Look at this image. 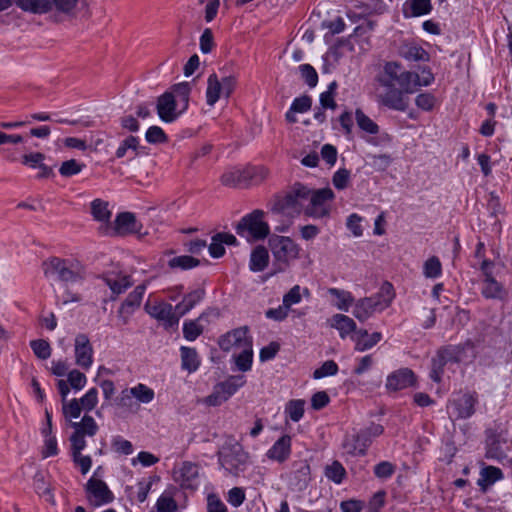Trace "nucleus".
Returning a JSON list of instances; mask_svg holds the SVG:
<instances>
[{
  "label": "nucleus",
  "instance_id": "f257e3e1",
  "mask_svg": "<svg viewBox=\"0 0 512 512\" xmlns=\"http://www.w3.org/2000/svg\"><path fill=\"white\" fill-rule=\"evenodd\" d=\"M394 298L395 291L392 284L384 282L375 295L355 301L352 314L360 322H365L375 313L390 307Z\"/></svg>",
  "mask_w": 512,
  "mask_h": 512
},
{
  "label": "nucleus",
  "instance_id": "f03ea898",
  "mask_svg": "<svg viewBox=\"0 0 512 512\" xmlns=\"http://www.w3.org/2000/svg\"><path fill=\"white\" fill-rule=\"evenodd\" d=\"M42 268L45 277L54 281L76 283L85 278L83 265L73 258L50 257Z\"/></svg>",
  "mask_w": 512,
  "mask_h": 512
},
{
  "label": "nucleus",
  "instance_id": "7ed1b4c3",
  "mask_svg": "<svg viewBox=\"0 0 512 512\" xmlns=\"http://www.w3.org/2000/svg\"><path fill=\"white\" fill-rule=\"evenodd\" d=\"M268 246L277 272L285 271L293 261L299 258L300 247L290 237L274 234L269 238Z\"/></svg>",
  "mask_w": 512,
  "mask_h": 512
},
{
  "label": "nucleus",
  "instance_id": "20e7f679",
  "mask_svg": "<svg viewBox=\"0 0 512 512\" xmlns=\"http://www.w3.org/2000/svg\"><path fill=\"white\" fill-rule=\"evenodd\" d=\"M266 213L263 210H253L245 215L236 225V232L248 242L265 239L270 234V227L265 220Z\"/></svg>",
  "mask_w": 512,
  "mask_h": 512
},
{
  "label": "nucleus",
  "instance_id": "39448f33",
  "mask_svg": "<svg viewBox=\"0 0 512 512\" xmlns=\"http://www.w3.org/2000/svg\"><path fill=\"white\" fill-rule=\"evenodd\" d=\"M218 458L221 467L234 476L245 471L249 460L242 446L233 439L227 440L222 445Z\"/></svg>",
  "mask_w": 512,
  "mask_h": 512
},
{
  "label": "nucleus",
  "instance_id": "423d86ee",
  "mask_svg": "<svg viewBox=\"0 0 512 512\" xmlns=\"http://www.w3.org/2000/svg\"><path fill=\"white\" fill-rule=\"evenodd\" d=\"M307 195L308 188L297 184L284 197L277 198L274 201L271 211L274 213H282L290 217L298 215L302 211L305 212Z\"/></svg>",
  "mask_w": 512,
  "mask_h": 512
},
{
  "label": "nucleus",
  "instance_id": "0eeeda50",
  "mask_svg": "<svg viewBox=\"0 0 512 512\" xmlns=\"http://www.w3.org/2000/svg\"><path fill=\"white\" fill-rule=\"evenodd\" d=\"M412 78H415L412 71H407L400 63L391 61L385 63L383 71L378 77V82L382 87H395L397 84L406 93H414Z\"/></svg>",
  "mask_w": 512,
  "mask_h": 512
},
{
  "label": "nucleus",
  "instance_id": "6e6552de",
  "mask_svg": "<svg viewBox=\"0 0 512 512\" xmlns=\"http://www.w3.org/2000/svg\"><path fill=\"white\" fill-rule=\"evenodd\" d=\"M333 198L334 193L330 188L308 189L305 214L317 219L327 216L330 211L328 202Z\"/></svg>",
  "mask_w": 512,
  "mask_h": 512
},
{
  "label": "nucleus",
  "instance_id": "1a4fd4ad",
  "mask_svg": "<svg viewBox=\"0 0 512 512\" xmlns=\"http://www.w3.org/2000/svg\"><path fill=\"white\" fill-rule=\"evenodd\" d=\"M218 344L223 351H240L244 348L253 346L252 337L248 333V327L234 329L221 336Z\"/></svg>",
  "mask_w": 512,
  "mask_h": 512
},
{
  "label": "nucleus",
  "instance_id": "9d476101",
  "mask_svg": "<svg viewBox=\"0 0 512 512\" xmlns=\"http://www.w3.org/2000/svg\"><path fill=\"white\" fill-rule=\"evenodd\" d=\"M156 110L159 118L165 123L174 122L185 111L181 110L180 105L175 99L173 93L165 92L157 99Z\"/></svg>",
  "mask_w": 512,
  "mask_h": 512
},
{
  "label": "nucleus",
  "instance_id": "9b49d317",
  "mask_svg": "<svg viewBox=\"0 0 512 512\" xmlns=\"http://www.w3.org/2000/svg\"><path fill=\"white\" fill-rule=\"evenodd\" d=\"M71 426L75 429L70 437L71 446H76L77 449H84L86 441L84 437L94 436L98 431V425L93 417L84 415L80 422H73Z\"/></svg>",
  "mask_w": 512,
  "mask_h": 512
},
{
  "label": "nucleus",
  "instance_id": "f8f14e48",
  "mask_svg": "<svg viewBox=\"0 0 512 512\" xmlns=\"http://www.w3.org/2000/svg\"><path fill=\"white\" fill-rule=\"evenodd\" d=\"M174 480L183 488L196 490L200 485V473L198 465L191 462H183L174 471Z\"/></svg>",
  "mask_w": 512,
  "mask_h": 512
},
{
  "label": "nucleus",
  "instance_id": "ddd939ff",
  "mask_svg": "<svg viewBox=\"0 0 512 512\" xmlns=\"http://www.w3.org/2000/svg\"><path fill=\"white\" fill-rule=\"evenodd\" d=\"M384 88L385 91L378 95V102L395 111H406L409 106V98L406 96V91L400 87Z\"/></svg>",
  "mask_w": 512,
  "mask_h": 512
},
{
  "label": "nucleus",
  "instance_id": "4468645a",
  "mask_svg": "<svg viewBox=\"0 0 512 512\" xmlns=\"http://www.w3.org/2000/svg\"><path fill=\"white\" fill-rule=\"evenodd\" d=\"M144 309L151 317L162 321L167 328L178 325V317L174 313V308L167 302H147Z\"/></svg>",
  "mask_w": 512,
  "mask_h": 512
},
{
  "label": "nucleus",
  "instance_id": "2eb2a0df",
  "mask_svg": "<svg viewBox=\"0 0 512 512\" xmlns=\"http://www.w3.org/2000/svg\"><path fill=\"white\" fill-rule=\"evenodd\" d=\"M259 171L261 179H265L268 175V170L264 167H249L246 169H232L225 172L221 177V182L225 186L236 187L246 184L249 178H253L252 172Z\"/></svg>",
  "mask_w": 512,
  "mask_h": 512
},
{
  "label": "nucleus",
  "instance_id": "dca6fc26",
  "mask_svg": "<svg viewBox=\"0 0 512 512\" xmlns=\"http://www.w3.org/2000/svg\"><path fill=\"white\" fill-rule=\"evenodd\" d=\"M458 354L459 350L456 347L440 349L436 356L432 359L430 377L435 382H440L444 366L448 363L459 362Z\"/></svg>",
  "mask_w": 512,
  "mask_h": 512
},
{
  "label": "nucleus",
  "instance_id": "f3484780",
  "mask_svg": "<svg viewBox=\"0 0 512 512\" xmlns=\"http://www.w3.org/2000/svg\"><path fill=\"white\" fill-rule=\"evenodd\" d=\"M146 286L144 284L138 285L125 299L118 309V318L123 325L129 321V317L140 306Z\"/></svg>",
  "mask_w": 512,
  "mask_h": 512
},
{
  "label": "nucleus",
  "instance_id": "a211bd4d",
  "mask_svg": "<svg viewBox=\"0 0 512 512\" xmlns=\"http://www.w3.org/2000/svg\"><path fill=\"white\" fill-rule=\"evenodd\" d=\"M477 402L478 399L475 394H459L450 402L452 415H455L458 419L470 418L475 412V405Z\"/></svg>",
  "mask_w": 512,
  "mask_h": 512
},
{
  "label": "nucleus",
  "instance_id": "6ab92c4d",
  "mask_svg": "<svg viewBox=\"0 0 512 512\" xmlns=\"http://www.w3.org/2000/svg\"><path fill=\"white\" fill-rule=\"evenodd\" d=\"M87 492L89 501L94 506H100L113 501V494L105 482L99 479L91 478L87 482Z\"/></svg>",
  "mask_w": 512,
  "mask_h": 512
},
{
  "label": "nucleus",
  "instance_id": "aec40b11",
  "mask_svg": "<svg viewBox=\"0 0 512 512\" xmlns=\"http://www.w3.org/2000/svg\"><path fill=\"white\" fill-rule=\"evenodd\" d=\"M75 362L83 369H89L93 363V348L85 334L75 338Z\"/></svg>",
  "mask_w": 512,
  "mask_h": 512
},
{
  "label": "nucleus",
  "instance_id": "412c9836",
  "mask_svg": "<svg viewBox=\"0 0 512 512\" xmlns=\"http://www.w3.org/2000/svg\"><path fill=\"white\" fill-rule=\"evenodd\" d=\"M415 382V375L408 368L399 369L390 375L386 380V388L389 391H398L412 386Z\"/></svg>",
  "mask_w": 512,
  "mask_h": 512
},
{
  "label": "nucleus",
  "instance_id": "4be33fe9",
  "mask_svg": "<svg viewBox=\"0 0 512 512\" xmlns=\"http://www.w3.org/2000/svg\"><path fill=\"white\" fill-rule=\"evenodd\" d=\"M371 444V439L366 437V432H359L356 435L347 436L343 442V448L351 455H364Z\"/></svg>",
  "mask_w": 512,
  "mask_h": 512
},
{
  "label": "nucleus",
  "instance_id": "5701e85b",
  "mask_svg": "<svg viewBox=\"0 0 512 512\" xmlns=\"http://www.w3.org/2000/svg\"><path fill=\"white\" fill-rule=\"evenodd\" d=\"M481 294L486 299L503 300L507 296V291L493 275H487L482 281Z\"/></svg>",
  "mask_w": 512,
  "mask_h": 512
},
{
  "label": "nucleus",
  "instance_id": "b1692460",
  "mask_svg": "<svg viewBox=\"0 0 512 512\" xmlns=\"http://www.w3.org/2000/svg\"><path fill=\"white\" fill-rule=\"evenodd\" d=\"M290 452L291 437L289 435H283L268 450L267 457L278 462H283L289 457Z\"/></svg>",
  "mask_w": 512,
  "mask_h": 512
},
{
  "label": "nucleus",
  "instance_id": "393cba45",
  "mask_svg": "<svg viewBox=\"0 0 512 512\" xmlns=\"http://www.w3.org/2000/svg\"><path fill=\"white\" fill-rule=\"evenodd\" d=\"M329 325L339 331L341 338H346L356 329L355 321L347 315L335 314L329 319Z\"/></svg>",
  "mask_w": 512,
  "mask_h": 512
},
{
  "label": "nucleus",
  "instance_id": "a878e982",
  "mask_svg": "<svg viewBox=\"0 0 512 512\" xmlns=\"http://www.w3.org/2000/svg\"><path fill=\"white\" fill-rule=\"evenodd\" d=\"M115 229L122 235L138 232V223L134 214L129 212L120 213L115 220Z\"/></svg>",
  "mask_w": 512,
  "mask_h": 512
},
{
  "label": "nucleus",
  "instance_id": "bb28decb",
  "mask_svg": "<svg viewBox=\"0 0 512 512\" xmlns=\"http://www.w3.org/2000/svg\"><path fill=\"white\" fill-rule=\"evenodd\" d=\"M269 263V254L268 250L259 245L255 247L250 255L249 268L253 272H261L263 271Z\"/></svg>",
  "mask_w": 512,
  "mask_h": 512
},
{
  "label": "nucleus",
  "instance_id": "cd10ccee",
  "mask_svg": "<svg viewBox=\"0 0 512 512\" xmlns=\"http://www.w3.org/2000/svg\"><path fill=\"white\" fill-rule=\"evenodd\" d=\"M399 54L408 61H429V54L420 46L406 43L400 47Z\"/></svg>",
  "mask_w": 512,
  "mask_h": 512
},
{
  "label": "nucleus",
  "instance_id": "c85d7f7f",
  "mask_svg": "<svg viewBox=\"0 0 512 512\" xmlns=\"http://www.w3.org/2000/svg\"><path fill=\"white\" fill-rule=\"evenodd\" d=\"M103 279L114 295H119L123 293L132 285L130 277L127 275L107 274L104 276Z\"/></svg>",
  "mask_w": 512,
  "mask_h": 512
},
{
  "label": "nucleus",
  "instance_id": "c756f323",
  "mask_svg": "<svg viewBox=\"0 0 512 512\" xmlns=\"http://www.w3.org/2000/svg\"><path fill=\"white\" fill-rule=\"evenodd\" d=\"M15 3L23 11L34 14L46 13L52 6L50 0H15Z\"/></svg>",
  "mask_w": 512,
  "mask_h": 512
},
{
  "label": "nucleus",
  "instance_id": "7c9ffc66",
  "mask_svg": "<svg viewBox=\"0 0 512 512\" xmlns=\"http://www.w3.org/2000/svg\"><path fill=\"white\" fill-rule=\"evenodd\" d=\"M503 478L501 469L494 466H487L482 468L480 472V478L477 481L478 486L482 490H486L487 487L494 484L496 481Z\"/></svg>",
  "mask_w": 512,
  "mask_h": 512
},
{
  "label": "nucleus",
  "instance_id": "2f4dec72",
  "mask_svg": "<svg viewBox=\"0 0 512 512\" xmlns=\"http://www.w3.org/2000/svg\"><path fill=\"white\" fill-rule=\"evenodd\" d=\"M253 346L244 348L240 351L233 352L232 358L237 370L247 372L252 367L253 362Z\"/></svg>",
  "mask_w": 512,
  "mask_h": 512
},
{
  "label": "nucleus",
  "instance_id": "473e14b6",
  "mask_svg": "<svg viewBox=\"0 0 512 512\" xmlns=\"http://www.w3.org/2000/svg\"><path fill=\"white\" fill-rule=\"evenodd\" d=\"M33 486L35 492L39 496L46 497V500L52 505L56 504L54 495L52 494V487L49 483L45 481V477L42 472H37L34 476Z\"/></svg>",
  "mask_w": 512,
  "mask_h": 512
},
{
  "label": "nucleus",
  "instance_id": "72a5a7b5",
  "mask_svg": "<svg viewBox=\"0 0 512 512\" xmlns=\"http://www.w3.org/2000/svg\"><path fill=\"white\" fill-rule=\"evenodd\" d=\"M221 93H223L220 80L218 76L213 73L208 77L207 80V89H206V102L209 106H214V104L219 100Z\"/></svg>",
  "mask_w": 512,
  "mask_h": 512
},
{
  "label": "nucleus",
  "instance_id": "f704fd0d",
  "mask_svg": "<svg viewBox=\"0 0 512 512\" xmlns=\"http://www.w3.org/2000/svg\"><path fill=\"white\" fill-rule=\"evenodd\" d=\"M328 293L337 299L335 306L341 311L348 312L350 306L355 303V299L349 291L338 288H329Z\"/></svg>",
  "mask_w": 512,
  "mask_h": 512
},
{
  "label": "nucleus",
  "instance_id": "c9c22d12",
  "mask_svg": "<svg viewBox=\"0 0 512 512\" xmlns=\"http://www.w3.org/2000/svg\"><path fill=\"white\" fill-rule=\"evenodd\" d=\"M191 92V85L188 82H182L173 86L172 91L175 95L177 103L180 105L182 111H186L189 105V96Z\"/></svg>",
  "mask_w": 512,
  "mask_h": 512
},
{
  "label": "nucleus",
  "instance_id": "e433bc0d",
  "mask_svg": "<svg viewBox=\"0 0 512 512\" xmlns=\"http://www.w3.org/2000/svg\"><path fill=\"white\" fill-rule=\"evenodd\" d=\"M182 368L194 372L199 367V359L195 349L189 347H181Z\"/></svg>",
  "mask_w": 512,
  "mask_h": 512
},
{
  "label": "nucleus",
  "instance_id": "4c0bfd02",
  "mask_svg": "<svg viewBox=\"0 0 512 512\" xmlns=\"http://www.w3.org/2000/svg\"><path fill=\"white\" fill-rule=\"evenodd\" d=\"M130 394L133 395L134 398L139 403L142 404H148L152 402L155 397L154 390L142 383H139L136 386L131 387Z\"/></svg>",
  "mask_w": 512,
  "mask_h": 512
},
{
  "label": "nucleus",
  "instance_id": "58836bf2",
  "mask_svg": "<svg viewBox=\"0 0 512 512\" xmlns=\"http://www.w3.org/2000/svg\"><path fill=\"white\" fill-rule=\"evenodd\" d=\"M355 119L358 127L361 130L373 135L379 132V126L370 117H368L361 109H356Z\"/></svg>",
  "mask_w": 512,
  "mask_h": 512
},
{
  "label": "nucleus",
  "instance_id": "ea45409f",
  "mask_svg": "<svg viewBox=\"0 0 512 512\" xmlns=\"http://www.w3.org/2000/svg\"><path fill=\"white\" fill-rule=\"evenodd\" d=\"M91 212L97 221L107 222L110 219L111 212L108 209V204L101 199H95L91 203Z\"/></svg>",
  "mask_w": 512,
  "mask_h": 512
},
{
  "label": "nucleus",
  "instance_id": "a19ab883",
  "mask_svg": "<svg viewBox=\"0 0 512 512\" xmlns=\"http://www.w3.org/2000/svg\"><path fill=\"white\" fill-rule=\"evenodd\" d=\"M413 76L415 78H412V89L415 91L420 87L429 86L434 81V75L428 67H423L420 74L413 72Z\"/></svg>",
  "mask_w": 512,
  "mask_h": 512
},
{
  "label": "nucleus",
  "instance_id": "79ce46f5",
  "mask_svg": "<svg viewBox=\"0 0 512 512\" xmlns=\"http://www.w3.org/2000/svg\"><path fill=\"white\" fill-rule=\"evenodd\" d=\"M304 406L305 401L304 400H290L285 407V413L289 416V418L294 421L298 422L303 414H304Z\"/></svg>",
  "mask_w": 512,
  "mask_h": 512
},
{
  "label": "nucleus",
  "instance_id": "37998d69",
  "mask_svg": "<svg viewBox=\"0 0 512 512\" xmlns=\"http://www.w3.org/2000/svg\"><path fill=\"white\" fill-rule=\"evenodd\" d=\"M442 273V265L436 256L427 259L423 266V274L426 278H437Z\"/></svg>",
  "mask_w": 512,
  "mask_h": 512
},
{
  "label": "nucleus",
  "instance_id": "c03bdc74",
  "mask_svg": "<svg viewBox=\"0 0 512 512\" xmlns=\"http://www.w3.org/2000/svg\"><path fill=\"white\" fill-rule=\"evenodd\" d=\"M244 384L242 377H232L224 382L217 384L222 390V394L228 400Z\"/></svg>",
  "mask_w": 512,
  "mask_h": 512
},
{
  "label": "nucleus",
  "instance_id": "a18cd8bd",
  "mask_svg": "<svg viewBox=\"0 0 512 512\" xmlns=\"http://www.w3.org/2000/svg\"><path fill=\"white\" fill-rule=\"evenodd\" d=\"M198 264L199 260L189 255L177 256L169 260V266L171 268H180L183 270L194 268L198 266Z\"/></svg>",
  "mask_w": 512,
  "mask_h": 512
},
{
  "label": "nucleus",
  "instance_id": "49530a36",
  "mask_svg": "<svg viewBox=\"0 0 512 512\" xmlns=\"http://www.w3.org/2000/svg\"><path fill=\"white\" fill-rule=\"evenodd\" d=\"M138 146V138L134 136H128L121 142L120 146L116 150V157L123 158L124 156L127 155L128 151H132L134 155H137Z\"/></svg>",
  "mask_w": 512,
  "mask_h": 512
},
{
  "label": "nucleus",
  "instance_id": "de8ad7c7",
  "mask_svg": "<svg viewBox=\"0 0 512 512\" xmlns=\"http://www.w3.org/2000/svg\"><path fill=\"white\" fill-rule=\"evenodd\" d=\"M30 346L34 352V354L42 360H46L51 356V347L46 340L38 339L33 340L30 343Z\"/></svg>",
  "mask_w": 512,
  "mask_h": 512
},
{
  "label": "nucleus",
  "instance_id": "09e8293b",
  "mask_svg": "<svg viewBox=\"0 0 512 512\" xmlns=\"http://www.w3.org/2000/svg\"><path fill=\"white\" fill-rule=\"evenodd\" d=\"M145 139L150 144L167 142L168 138L163 129L159 126H151L145 134Z\"/></svg>",
  "mask_w": 512,
  "mask_h": 512
},
{
  "label": "nucleus",
  "instance_id": "8fccbe9b",
  "mask_svg": "<svg viewBox=\"0 0 512 512\" xmlns=\"http://www.w3.org/2000/svg\"><path fill=\"white\" fill-rule=\"evenodd\" d=\"M73 461L80 467L82 474H86L92 465V460L89 456H83L81 451L76 446H71Z\"/></svg>",
  "mask_w": 512,
  "mask_h": 512
},
{
  "label": "nucleus",
  "instance_id": "3c124183",
  "mask_svg": "<svg viewBox=\"0 0 512 512\" xmlns=\"http://www.w3.org/2000/svg\"><path fill=\"white\" fill-rule=\"evenodd\" d=\"M325 475L328 479L340 484L345 476V469L339 462L335 461L326 467Z\"/></svg>",
  "mask_w": 512,
  "mask_h": 512
},
{
  "label": "nucleus",
  "instance_id": "603ef678",
  "mask_svg": "<svg viewBox=\"0 0 512 512\" xmlns=\"http://www.w3.org/2000/svg\"><path fill=\"white\" fill-rule=\"evenodd\" d=\"M84 166V164L78 163L75 159H70L61 164L59 172L64 177H71L80 173Z\"/></svg>",
  "mask_w": 512,
  "mask_h": 512
},
{
  "label": "nucleus",
  "instance_id": "864d4df0",
  "mask_svg": "<svg viewBox=\"0 0 512 512\" xmlns=\"http://www.w3.org/2000/svg\"><path fill=\"white\" fill-rule=\"evenodd\" d=\"M338 372V365L333 360L325 361L322 366L313 372L314 379L333 376Z\"/></svg>",
  "mask_w": 512,
  "mask_h": 512
},
{
  "label": "nucleus",
  "instance_id": "5fc2aeb1",
  "mask_svg": "<svg viewBox=\"0 0 512 512\" xmlns=\"http://www.w3.org/2000/svg\"><path fill=\"white\" fill-rule=\"evenodd\" d=\"M382 339V334L380 332H373L368 336V338L364 340H357V346H355V350L358 352H364L366 350L374 347L378 342Z\"/></svg>",
  "mask_w": 512,
  "mask_h": 512
},
{
  "label": "nucleus",
  "instance_id": "6e6d98bb",
  "mask_svg": "<svg viewBox=\"0 0 512 512\" xmlns=\"http://www.w3.org/2000/svg\"><path fill=\"white\" fill-rule=\"evenodd\" d=\"M302 78L308 86L315 87L318 83V74L316 70L309 64H302L299 66Z\"/></svg>",
  "mask_w": 512,
  "mask_h": 512
},
{
  "label": "nucleus",
  "instance_id": "4d7b16f0",
  "mask_svg": "<svg viewBox=\"0 0 512 512\" xmlns=\"http://www.w3.org/2000/svg\"><path fill=\"white\" fill-rule=\"evenodd\" d=\"M156 508L158 512H176L178 505L172 497L161 495L156 502Z\"/></svg>",
  "mask_w": 512,
  "mask_h": 512
},
{
  "label": "nucleus",
  "instance_id": "13d9d810",
  "mask_svg": "<svg viewBox=\"0 0 512 512\" xmlns=\"http://www.w3.org/2000/svg\"><path fill=\"white\" fill-rule=\"evenodd\" d=\"M203 331L197 321H188L183 325L184 337L189 341H194Z\"/></svg>",
  "mask_w": 512,
  "mask_h": 512
},
{
  "label": "nucleus",
  "instance_id": "bf43d9fd",
  "mask_svg": "<svg viewBox=\"0 0 512 512\" xmlns=\"http://www.w3.org/2000/svg\"><path fill=\"white\" fill-rule=\"evenodd\" d=\"M44 160L45 155L41 152L27 153L21 157L22 164L32 169L38 168Z\"/></svg>",
  "mask_w": 512,
  "mask_h": 512
},
{
  "label": "nucleus",
  "instance_id": "052dcab7",
  "mask_svg": "<svg viewBox=\"0 0 512 512\" xmlns=\"http://www.w3.org/2000/svg\"><path fill=\"white\" fill-rule=\"evenodd\" d=\"M435 103L436 98L431 93H421L415 98L416 106L424 111L432 110Z\"/></svg>",
  "mask_w": 512,
  "mask_h": 512
},
{
  "label": "nucleus",
  "instance_id": "680f3d73",
  "mask_svg": "<svg viewBox=\"0 0 512 512\" xmlns=\"http://www.w3.org/2000/svg\"><path fill=\"white\" fill-rule=\"evenodd\" d=\"M80 403L84 410H93L98 403V391L96 388H91L87 393L80 399Z\"/></svg>",
  "mask_w": 512,
  "mask_h": 512
},
{
  "label": "nucleus",
  "instance_id": "e2e57ef3",
  "mask_svg": "<svg viewBox=\"0 0 512 512\" xmlns=\"http://www.w3.org/2000/svg\"><path fill=\"white\" fill-rule=\"evenodd\" d=\"M83 407L80 400L72 399L69 403L63 402V413L65 417L78 418L81 414Z\"/></svg>",
  "mask_w": 512,
  "mask_h": 512
},
{
  "label": "nucleus",
  "instance_id": "0e129e2a",
  "mask_svg": "<svg viewBox=\"0 0 512 512\" xmlns=\"http://www.w3.org/2000/svg\"><path fill=\"white\" fill-rule=\"evenodd\" d=\"M432 9L430 0H411L412 16L428 14Z\"/></svg>",
  "mask_w": 512,
  "mask_h": 512
},
{
  "label": "nucleus",
  "instance_id": "69168bd1",
  "mask_svg": "<svg viewBox=\"0 0 512 512\" xmlns=\"http://www.w3.org/2000/svg\"><path fill=\"white\" fill-rule=\"evenodd\" d=\"M301 298V287L295 285L284 295L283 304L290 309L292 305L299 303Z\"/></svg>",
  "mask_w": 512,
  "mask_h": 512
},
{
  "label": "nucleus",
  "instance_id": "338daca9",
  "mask_svg": "<svg viewBox=\"0 0 512 512\" xmlns=\"http://www.w3.org/2000/svg\"><path fill=\"white\" fill-rule=\"evenodd\" d=\"M87 378L85 374L78 370H72L68 373V382L73 389L80 390L86 384Z\"/></svg>",
  "mask_w": 512,
  "mask_h": 512
},
{
  "label": "nucleus",
  "instance_id": "774afa93",
  "mask_svg": "<svg viewBox=\"0 0 512 512\" xmlns=\"http://www.w3.org/2000/svg\"><path fill=\"white\" fill-rule=\"evenodd\" d=\"M207 512H228L226 505L214 494L207 497Z\"/></svg>",
  "mask_w": 512,
  "mask_h": 512
}]
</instances>
